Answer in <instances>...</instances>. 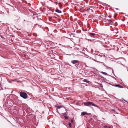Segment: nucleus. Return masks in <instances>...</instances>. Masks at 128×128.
<instances>
[{
	"mask_svg": "<svg viewBox=\"0 0 128 128\" xmlns=\"http://www.w3.org/2000/svg\"><path fill=\"white\" fill-rule=\"evenodd\" d=\"M84 104L85 106H94L96 107L100 108L98 106H96L93 102H85L84 103Z\"/></svg>",
	"mask_w": 128,
	"mask_h": 128,
	"instance_id": "nucleus-1",
	"label": "nucleus"
},
{
	"mask_svg": "<svg viewBox=\"0 0 128 128\" xmlns=\"http://www.w3.org/2000/svg\"><path fill=\"white\" fill-rule=\"evenodd\" d=\"M20 96L24 99L27 98L28 97V96L26 93L20 92Z\"/></svg>",
	"mask_w": 128,
	"mask_h": 128,
	"instance_id": "nucleus-2",
	"label": "nucleus"
},
{
	"mask_svg": "<svg viewBox=\"0 0 128 128\" xmlns=\"http://www.w3.org/2000/svg\"><path fill=\"white\" fill-rule=\"evenodd\" d=\"M71 63L73 64H75V66L77 67L79 64L78 61L76 60H72Z\"/></svg>",
	"mask_w": 128,
	"mask_h": 128,
	"instance_id": "nucleus-3",
	"label": "nucleus"
},
{
	"mask_svg": "<svg viewBox=\"0 0 128 128\" xmlns=\"http://www.w3.org/2000/svg\"><path fill=\"white\" fill-rule=\"evenodd\" d=\"M89 35L90 36L94 38H95L96 37V34L95 33H90L89 34Z\"/></svg>",
	"mask_w": 128,
	"mask_h": 128,
	"instance_id": "nucleus-4",
	"label": "nucleus"
},
{
	"mask_svg": "<svg viewBox=\"0 0 128 128\" xmlns=\"http://www.w3.org/2000/svg\"><path fill=\"white\" fill-rule=\"evenodd\" d=\"M85 114H88V113L86 112H83L81 113V115L84 116Z\"/></svg>",
	"mask_w": 128,
	"mask_h": 128,
	"instance_id": "nucleus-5",
	"label": "nucleus"
},
{
	"mask_svg": "<svg viewBox=\"0 0 128 128\" xmlns=\"http://www.w3.org/2000/svg\"><path fill=\"white\" fill-rule=\"evenodd\" d=\"M55 11L56 12L58 13H60L62 12L60 10L58 9H57L56 8V9Z\"/></svg>",
	"mask_w": 128,
	"mask_h": 128,
	"instance_id": "nucleus-6",
	"label": "nucleus"
},
{
	"mask_svg": "<svg viewBox=\"0 0 128 128\" xmlns=\"http://www.w3.org/2000/svg\"><path fill=\"white\" fill-rule=\"evenodd\" d=\"M83 82H86L88 83H89L90 82L89 81L87 80L86 79H84L83 80Z\"/></svg>",
	"mask_w": 128,
	"mask_h": 128,
	"instance_id": "nucleus-7",
	"label": "nucleus"
},
{
	"mask_svg": "<svg viewBox=\"0 0 128 128\" xmlns=\"http://www.w3.org/2000/svg\"><path fill=\"white\" fill-rule=\"evenodd\" d=\"M101 72L102 74L106 75H107V74L106 72Z\"/></svg>",
	"mask_w": 128,
	"mask_h": 128,
	"instance_id": "nucleus-8",
	"label": "nucleus"
},
{
	"mask_svg": "<svg viewBox=\"0 0 128 128\" xmlns=\"http://www.w3.org/2000/svg\"><path fill=\"white\" fill-rule=\"evenodd\" d=\"M115 86H116V87H119L120 88H123V87H122V86H120V85H119L118 84H117V85H116Z\"/></svg>",
	"mask_w": 128,
	"mask_h": 128,
	"instance_id": "nucleus-9",
	"label": "nucleus"
},
{
	"mask_svg": "<svg viewBox=\"0 0 128 128\" xmlns=\"http://www.w3.org/2000/svg\"><path fill=\"white\" fill-rule=\"evenodd\" d=\"M102 17L100 16H99L98 17V19L99 20H102Z\"/></svg>",
	"mask_w": 128,
	"mask_h": 128,
	"instance_id": "nucleus-10",
	"label": "nucleus"
},
{
	"mask_svg": "<svg viewBox=\"0 0 128 128\" xmlns=\"http://www.w3.org/2000/svg\"><path fill=\"white\" fill-rule=\"evenodd\" d=\"M62 106H58L57 107V108L58 109H59L62 108Z\"/></svg>",
	"mask_w": 128,
	"mask_h": 128,
	"instance_id": "nucleus-11",
	"label": "nucleus"
},
{
	"mask_svg": "<svg viewBox=\"0 0 128 128\" xmlns=\"http://www.w3.org/2000/svg\"><path fill=\"white\" fill-rule=\"evenodd\" d=\"M68 125L70 128H71L72 127V124L70 123V122L68 123Z\"/></svg>",
	"mask_w": 128,
	"mask_h": 128,
	"instance_id": "nucleus-12",
	"label": "nucleus"
},
{
	"mask_svg": "<svg viewBox=\"0 0 128 128\" xmlns=\"http://www.w3.org/2000/svg\"><path fill=\"white\" fill-rule=\"evenodd\" d=\"M64 118L66 120H67L68 119V118L67 116H65Z\"/></svg>",
	"mask_w": 128,
	"mask_h": 128,
	"instance_id": "nucleus-13",
	"label": "nucleus"
},
{
	"mask_svg": "<svg viewBox=\"0 0 128 128\" xmlns=\"http://www.w3.org/2000/svg\"><path fill=\"white\" fill-rule=\"evenodd\" d=\"M108 21H109L110 22V23L111 24H112V22L111 20H109Z\"/></svg>",
	"mask_w": 128,
	"mask_h": 128,
	"instance_id": "nucleus-14",
	"label": "nucleus"
},
{
	"mask_svg": "<svg viewBox=\"0 0 128 128\" xmlns=\"http://www.w3.org/2000/svg\"><path fill=\"white\" fill-rule=\"evenodd\" d=\"M73 122H74V121H73V120L71 119V122L72 123H73Z\"/></svg>",
	"mask_w": 128,
	"mask_h": 128,
	"instance_id": "nucleus-15",
	"label": "nucleus"
},
{
	"mask_svg": "<svg viewBox=\"0 0 128 128\" xmlns=\"http://www.w3.org/2000/svg\"><path fill=\"white\" fill-rule=\"evenodd\" d=\"M104 127L105 128H107L108 126H104Z\"/></svg>",
	"mask_w": 128,
	"mask_h": 128,
	"instance_id": "nucleus-16",
	"label": "nucleus"
},
{
	"mask_svg": "<svg viewBox=\"0 0 128 128\" xmlns=\"http://www.w3.org/2000/svg\"><path fill=\"white\" fill-rule=\"evenodd\" d=\"M75 50H76V49H77V50H79V48H75Z\"/></svg>",
	"mask_w": 128,
	"mask_h": 128,
	"instance_id": "nucleus-17",
	"label": "nucleus"
},
{
	"mask_svg": "<svg viewBox=\"0 0 128 128\" xmlns=\"http://www.w3.org/2000/svg\"><path fill=\"white\" fill-rule=\"evenodd\" d=\"M90 42H94L92 41V40H90Z\"/></svg>",
	"mask_w": 128,
	"mask_h": 128,
	"instance_id": "nucleus-18",
	"label": "nucleus"
},
{
	"mask_svg": "<svg viewBox=\"0 0 128 128\" xmlns=\"http://www.w3.org/2000/svg\"><path fill=\"white\" fill-rule=\"evenodd\" d=\"M54 2L56 4H58V2Z\"/></svg>",
	"mask_w": 128,
	"mask_h": 128,
	"instance_id": "nucleus-19",
	"label": "nucleus"
},
{
	"mask_svg": "<svg viewBox=\"0 0 128 128\" xmlns=\"http://www.w3.org/2000/svg\"><path fill=\"white\" fill-rule=\"evenodd\" d=\"M66 115V113H64L63 114V116H64V115Z\"/></svg>",
	"mask_w": 128,
	"mask_h": 128,
	"instance_id": "nucleus-20",
	"label": "nucleus"
},
{
	"mask_svg": "<svg viewBox=\"0 0 128 128\" xmlns=\"http://www.w3.org/2000/svg\"><path fill=\"white\" fill-rule=\"evenodd\" d=\"M116 10H118V8H116Z\"/></svg>",
	"mask_w": 128,
	"mask_h": 128,
	"instance_id": "nucleus-21",
	"label": "nucleus"
},
{
	"mask_svg": "<svg viewBox=\"0 0 128 128\" xmlns=\"http://www.w3.org/2000/svg\"><path fill=\"white\" fill-rule=\"evenodd\" d=\"M123 21H124V20H122Z\"/></svg>",
	"mask_w": 128,
	"mask_h": 128,
	"instance_id": "nucleus-22",
	"label": "nucleus"
},
{
	"mask_svg": "<svg viewBox=\"0 0 128 128\" xmlns=\"http://www.w3.org/2000/svg\"><path fill=\"white\" fill-rule=\"evenodd\" d=\"M123 100H124V101H125V102L126 101L124 100L123 99Z\"/></svg>",
	"mask_w": 128,
	"mask_h": 128,
	"instance_id": "nucleus-23",
	"label": "nucleus"
},
{
	"mask_svg": "<svg viewBox=\"0 0 128 128\" xmlns=\"http://www.w3.org/2000/svg\"><path fill=\"white\" fill-rule=\"evenodd\" d=\"M109 17L110 18H111V16H109Z\"/></svg>",
	"mask_w": 128,
	"mask_h": 128,
	"instance_id": "nucleus-24",
	"label": "nucleus"
},
{
	"mask_svg": "<svg viewBox=\"0 0 128 128\" xmlns=\"http://www.w3.org/2000/svg\"><path fill=\"white\" fill-rule=\"evenodd\" d=\"M108 128H111L110 127V126Z\"/></svg>",
	"mask_w": 128,
	"mask_h": 128,
	"instance_id": "nucleus-25",
	"label": "nucleus"
},
{
	"mask_svg": "<svg viewBox=\"0 0 128 128\" xmlns=\"http://www.w3.org/2000/svg\"><path fill=\"white\" fill-rule=\"evenodd\" d=\"M87 128H89L88 127H87Z\"/></svg>",
	"mask_w": 128,
	"mask_h": 128,
	"instance_id": "nucleus-26",
	"label": "nucleus"
}]
</instances>
